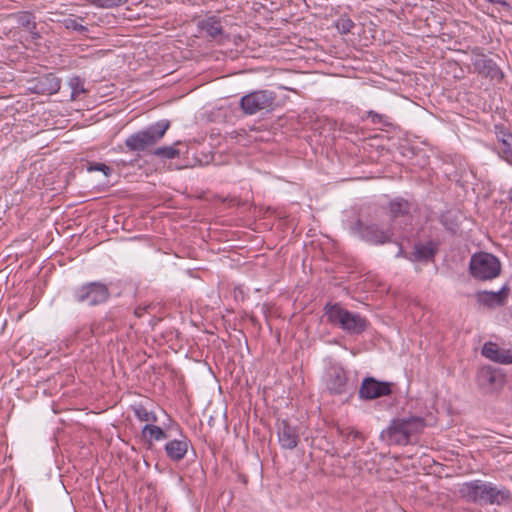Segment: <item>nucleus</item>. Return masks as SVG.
Listing matches in <instances>:
<instances>
[{
    "mask_svg": "<svg viewBox=\"0 0 512 512\" xmlns=\"http://www.w3.org/2000/svg\"><path fill=\"white\" fill-rule=\"evenodd\" d=\"M72 298L78 304L95 307L106 303L110 298L107 284L101 281H92L77 286L72 291Z\"/></svg>",
    "mask_w": 512,
    "mask_h": 512,
    "instance_id": "5",
    "label": "nucleus"
},
{
    "mask_svg": "<svg viewBox=\"0 0 512 512\" xmlns=\"http://www.w3.org/2000/svg\"><path fill=\"white\" fill-rule=\"evenodd\" d=\"M381 438L389 445L405 446L411 443L400 418L391 421L387 429L382 431Z\"/></svg>",
    "mask_w": 512,
    "mask_h": 512,
    "instance_id": "13",
    "label": "nucleus"
},
{
    "mask_svg": "<svg viewBox=\"0 0 512 512\" xmlns=\"http://www.w3.org/2000/svg\"><path fill=\"white\" fill-rule=\"evenodd\" d=\"M33 89L36 93L51 95L60 90V80L53 73H47L37 78Z\"/></svg>",
    "mask_w": 512,
    "mask_h": 512,
    "instance_id": "18",
    "label": "nucleus"
},
{
    "mask_svg": "<svg viewBox=\"0 0 512 512\" xmlns=\"http://www.w3.org/2000/svg\"><path fill=\"white\" fill-rule=\"evenodd\" d=\"M410 211L411 204L403 198H396L389 203V214L393 223L401 219L404 224H408L412 218Z\"/></svg>",
    "mask_w": 512,
    "mask_h": 512,
    "instance_id": "17",
    "label": "nucleus"
},
{
    "mask_svg": "<svg viewBox=\"0 0 512 512\" xmlns=\"http://www.w3.org/2000/svg\"><path fill=\"white\" fill-rule=\"evenodd\" d=\"M510 293V288L507 284L503 285L497 292L494 291H479L475 294L476 301L489 309L505 306Z\"/></svg>",
    "mask_w": 512,
    "mask_h": 512,
    "instance_id": "11",
    "label": "nucleus"
},
{
    "mask_svg": "<svg viewBox=\"0 0 512 512\" xmlns=\"http://www.w3.org/2000/svg\"><path fill=\"white\" fill-rule=\"evenodd\" d=\"M132 410L136 418L141 422H147V424H151L158 421L156 414L152 411H149L142 404L133 405Z\"/></svg>",
    "mask_w": 512,
    "mask_h": 512,
    "instance_id": "25",
    "label": "nucleus"
},
{
    "mask_svg": "<svg viewBox=\"0 0 512 512\" xmlns=\"http://www.w3.org/2000/svg\"><path fill=\"white\" fill-rule=\"evenodd\" d=\"M482 64H496V59L494 57H487L482 55Z\"/></svg>",
    "mask_w": 512,
    "mask_h": 512,
    "instance_id": "34",
    "label": "nucleus"
},
{
    "mask_svg": "<svg viewBox=\"0 0 512 512\" xmlns=\"http://www.w3.org/2000/svg\"><path fill=\"white\" fill-rule=\"evenodd\" d=\"M93 5L100 8H113L126 3L128 0H89Z\"/></svg>",
    "mask_w": 512,
    "mask_h": 512,
    "instance_id": "30",
    "label": "nucleus"
},
{
    "mask_svg": "<svg viewBox=\"0 0 512 512\" xmlns=\"http://www.w3.org/2000/svg\"><path fill=\"white\" fill-rule=\"evenodd\" d=\"M352 231L358 234L362 240L372 245H383L392 242L394 236V227L383 228L376 223H364L357 220L352 227Z\"/></svg>",
    "mask_w": 512,
    "mask_h": 512,
    "instance_id": "6",
    "label": "nucleus"
},
{
    "mask_svg": "<svg viewBox=\"0 0 512 512\" xmlns=\"http://www.w3.org/2000/svg\"><path fill=\"white\" fill-rule=\"evenodd\" d=\"M392 384L385 381H378L373 377L363 379L359 388V398L362 400H373L392 393Z\"/></svg>",
    "mask_w": 512,
    "mask_h": 512,
    "instance_id": "10",
    "label": "nucleus"
},
{
    "mask_svg": "<svg viewBox=\"0 0 512 512\" xmlns=\"http://www.w3.org/2000/svg\"><path fill=\"white\" fill-rule=\"evenodd\" d=\"M152 154L161 159H175L179 157L180 152L173 146H162L153 150Z\"/></svg>",
    "mask_w": 512,
    "mask_h": 512,
    "instance_id": "28",
    "label": "nucleus"
},
{
    "mask_svg": "<svg viewBox=\"0 0 512 512\" xmlns=\"http://www.w3.org/2000/svg\"><path fill=\"white\" fill-rule=\"evenodd\" d=\"M482 355L499 364H512V349L500 348L494 342H486L481 351Z\"/></svg>",
    "mask_w": 512,
    "mask_h": 512,
    "instance_id": "15",
    "label": "nucleus"
},
{
    "mask_svg": "<svg viewBox=\"0 0 512 512\" xmlns=\"http://www.w3.org/2000/svg\"><path fill=\"white\" fill-rule=\"evenodd\" d=\"M197 28L199 33L218 44H223L229 39L222 25V19L217 15L207 16L198 20Z\"/></svg>",
    "mask_w": 512,
    "mask_h": 512,
    "instance_id": "9",
    "label": "nucleus"
},
{
    "mask_svg": "<svg viewBox=\"0 0 512 512\" xmlns=\"http://www.w3.org/2000/svg\"><path fill=\"white\" fill-rule=\"evenodd\" d=\"M501 262L492 253L480 251L471 255L468 271L478 281H491L501 273Z\"/></svg>",
    "mask_w": 512,
    "mask_h": 512,
    "instance_id": "4",
    "label": "nucleus"
},
{
    "mask_svg": "<svg viewBox=\"0 0 512 512\" xmlns=\"http://www.w3.org/2000/svg\"><path fill=\"white\" fill-rule=\"evenodd\" d=\"M499 156L507 162L512 163V132L503 126H495Z\"/></svg>",
    "mask_w": 512,
    "mask_h": 512,
    "instance_id": "16",
    "label": "nucleus"
},
{
    "mask_svg": "<svg viewBox=\"0 0 512 512\" xmlns=\"http://www.w3.org/2000/svg\"><path fill=\"white\" fill-rule=\"evenodd\" d=\"M14 19L16 20L17 27L23 28L26 32H28L32 39H37L40 37L39 33L36 31V20L35 16L28 11H23L15 14Z\"/></svg>",
    "mask_w": 512,
    "mask_h": 512,
    "instance_id": "22",
    "label": "nucleus"
},
{
    "mask_svg": "<svg viewBox=\"0 0 512 512\" xmlns=\"http://www.w3.org/2000/svg\"><path fill=\"white\" fill-rule=\"evenodd\" d=\"M89 172L99 171L102 172L105 176H110L112 173V168L104 163H90L87 167Z\"/></svg>",
    "mask_w": 512,
    "mask_h": 512,
    "instance_id": "32",
    "label": "nucleus"
},
{
    "mask_svg": "<svg viewBox=\"0 0 512 512\" xmlns=\"http://www.w3.org/2000/svg\"><path fill=\"white\" fill-rule=\"evenodd\" d=\"M367 118L370 119L373 124H385L386 123L385 115L379 114L372 110L367 112Z\"/></svg>",
    "mask_w": 512,
    "mask_h": 512,
    "instance_id": "33",
    "label": "nucleus"
},
{
    "mask_svg": "<svg viewBox=\"0 0 512 512\" xmlns=\"http://www.w3.org/2000/svg\"><path fill=\"white\" fill-rule=\"evenodd\" d=\"M70 87L72 88V95L79 94L85 92L84 88V80L80 77H72L69 82Z\"/></svg>",
    "mask_w": 512,
    "mask_h": 512,
    "instance_id": "31",
    "label": "nucleus"
},
{
    "mask_svg": "<svg viewBox=\"0 0 512 512\" xmlns=\"http://www.w3.org/2000/svg\"><path fill=\"white\" fill-rule=\"evenodd\" d=\"M437 250V244L432 241H428L424 244H416L414 246L413 253L408 257V259L411 261L428 262L434 259Z\"/></svg>",
    "mask_w": 512,
    "mask_h": 512,
    "instance_id": "20",
    "label": "nucleus"
},
{
    "mask_svg": "<svg viewBox=\"0 0 512 512\" xmlns=\"http://www.w3.org/2000/svg\"><path fill=\"white\" fill-rule=\"evenodd\" d=\"M275 94L271 91L261 90L249 93L240 100V107L247 115H253L261 110L271 109L274 105Z\"/></svg>",
    "mask_w": 512,
    "mask_h": 512,
    "instance_id": "7",
    "label": "nucleus"
},
{
    "mask_svg": "<svg viewBox=\"0 0 512 512\" xmlns=\"http://www.w3.org/2000/svg\"><path fill=\"white\" fill-rule=\"evenodd\" d=\"M190 440L187 436L180 434L179 439L169 440L165 446L166 456L173 462H180L188 452Z\"/></svg>",
    "mask_w": 512,
    "mask_h": 512,
    "instance_id": "14",
    "label": "nucleus"
},
{
    "mask_svg": "<svg viewBox=\"0 0 512 512\" xmlns=\"http://www.w3.org/2000/svg\"><path fill=\"white\" fill-rule=\"evenodd\" d=\"M400 421L403 424V427L408 438L410 439V442L412 441V437L420 434L426 425L424 418L418 416L400 418Z\"/></svg>",
    "mask_w": 512,
    "mask_h": 512,
    "instance_id": "23",
    "label": "nucleus"
},
{
    "mask_svg": "<svg viewBox=\"0 0 512 512\" xmlns=\"http://www.w3.org/2000/svg\"><path fill=\"white\" fill-rule=\"evenodd\" d=\"M474 72L478 75L490 77L491 80L500 81L504 74L499 66H474Z\"/></svg>",
    "mask_w": 512,
    "mask_h": 512,
    "instance_id": "26",
    "label": "nucleus"
},
{
    "mask_svg": "<svg viewBox=\"0 0 512 512\" xmlns=\"http://www.w3.org/2000/svg\"><path fill=\"white\" fill-rule=\"evenodd\" d=\"M143 311H144V309H142V308L138 307V308L135 310V314H136L138 317H140V316H142Z\"/></svg>",
    "mask_w": 512,
    "mask_h": 512,
    "instance_id": "37",
    "label": "nucleus"
},
{
    "mask_svg": "<svg viewBox=\"0 0 512 512\" xmlns=\"http://www.w3.org/2000/svg\"><path fill=\"white\" fill-rule=\"evenodd\" d=\"M489 3L491 4H497V5H500V6H508V3L505 1V0H487Z\"/></svg>",
    "mask_w": 512,
    "mask_h": 512,
    "instance_id": "35",
    "label": "nucleus"
},
{
    "mask_svg": "<svg viewBox=\"0 0 512 512\" xmlns=\"http://www.w3.org/2000/svg\"><path fill=\"white\" fill-rule=\"evenodd\" d=\"M459 495L466 502L479 505L502 506L512 500V493L507 487H497L491 482L479 479L463 483L459 488Z\"/></svg>",
    "mask_w": 512,
    "mask_h": 512,
    "instance_id": "1",
    "label": "nucleus"
},
{
    "mask_svg": "<svg viewBox=\"0 0 512 512\" xmlns=\"http://www.w3.org/2000/svg\"><path fill=\"white\" fill-rule=\"evenodd\" d=\"M337 432L338 434L345 440V441H348L350 437H352L353 439H361V440H364V436L363 434L352 428V427H340L338 426L337 427Z\"/></svg>",
    "mask_w": 512,
    "mask_h": 512,
    "instance_id": "29",
    "label": "nucleus"
},
{
    "mask_svg": "<svg viewBox=\"0 0 512 512\" xmlns=\"http://www.w3.org/2000/svg\"><path fill=\"white\" fill-rule=\"evenodd\" d=\"M83 21L82 18H68L64 21V25L67 29L75 31L80 35L88 36L90 29L87 25L83 24Z\"/></svg>",
    "mask_w": 512,
    "mask_h": 512,
    "instance_id": "27",
    "label": "nucleus"
},
{
    "mask_svg": "<svg viewBox=\"0 0 512 512\" xmlns=\"http://www.w3.org/2000/svg\"><path fill=\"white\" fill-rule=\"evenodd\" d=\"M401 256H404V251H403L402 246L400 245L399 248H398V252L396 254V257H401Z\"/></svg>",
    "mask_w": 512,
    "mask_h": 512,
    "instance_id": "36",
    "label": "nucleus"
},
{
    "mask_svg": "<svg viewBox=\"0 0 512 512\" xmlns=\"http://www.w3.org/2000/svg\"><path fill=\"white\" fill-rule=\"evenodd\" d=\"M334 26L341 35H360L362 31L365 32L363 26L354 23L347 14L340 15L339 18L335 20Z\"/></svg>",
    "mask_w": 512,
    "mask_h": 512,
    "instance_id": "21",
    "label": "nucleus"
},
{
    "mask_svg": "<svg viewBox=\"0 0 512 512\" xmlns=\"http://www.w3.org/2000/svg\"><path fill=\"white\" fill-rule=\"evenodd\" d=\"M499 380L500 375L491 367H482L476 376L478 386L487 392H492Z\"/></svg>",
    "mask_w": 512,
    "mask_h": 512,
    "instance_id": "19",
    "label": "nucleus"
},
{
    "mask_svg": "<svg viewBox=\"0 0 512 512\" xmlns=\"http://www.w3.org/2000/svg\"><path fill=\"white\" fill-rule=\"evenodd\" d=\"M142 437L148 442L149 446H152L153 441H160L168 438L166 432L159 426L146 424L142 428Z\"/></svg>",
    "mask_w": 512,
    "mask_h": 512,
    "instance_id": "24",
    "label": "nucleus"
},
{
    "mask_svg": "<svg viewBox=\"0 0 512 512\" xmlns=\"http://www.w3.org/2000/svg\"><path fill=\"white\" fill-rule=\"evenodd\" d=\"M324 313L331 325L348 334H361L369 325L365 317L343 308L339 303H327L324 307Z\"/></svg>",
    "mask_w": 512,
    "mask_h": 512,
    "instance_id": "2",
    "label": "nucleus"
},
{
    "mask_svg": "<svg viewBox=\"0 0 512 512\" xmlns=\"http://www.w3.org/2000/svg\"><path fill=\"white\" fill-rule=\"evenodd\" d=\"M327 390L334 395H342L354 388L349 383L347 371L340 365H332L325 374Z\"/></svg>",
    "mask_w": 512,
    "mask_h": 512,
    "instance_id": "8",
    "label": "nucleus"
},
{
    "mask_svg": "<svg viewBox=\"0 0 512 512\" xmlns=\"http://www.w3.org/2000/svg\"><path fill=\"white\" fill-rule=\"evenodd\" d=\"M169 127V120H160L148 126L146 129L129 135L125 140V146L130 152L146 151L164 137Z\"/></svg>",
    "mask_w": 512,
    "mask_h": 512,
    "instance_id": "3",
    "label": "nucleus"
},
{
    "mask_svg": "<svg viewBox=\"0 0 512 512\" xmlns=\"http://www.w3.org/2000/svg\"><path fill=\"white\" fill-rule=\"evenodd\" d=\"M276 428L278 441L283 449L292 450L297 447L300 436L296 426H292L288 420L282 419L277 421Z\"/></svg>",
    "mask_w": 512,
    "mask_h": 512,
    "instance_id": "12",
    "label": "nucleus"
}]
</instances>
